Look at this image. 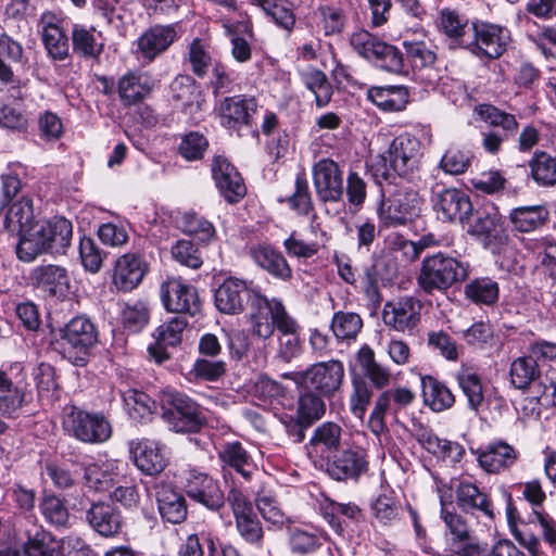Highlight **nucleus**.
Listing matches in <instances>:
<instances>
[{
    "label": "nucleus",
    "mask_w": 556,
    "mask_h": 556,
    "mask_svg": "<svg viewBox=\"0 0 556 556\" xmlns=\"http://www.w3.org/2000/svg\"><path fill=\"white\" fill-rule=\"evenodd\" d=\"M72 236V224L64 217L37 222L18 240L17 257L23 262H33L42 253H64L71 244Z\"/></svg>",
    "instance_id": "nucleus-1"
},
{
    "label": "nucleus",
    "mask_w": 556,
    "mask_h": 556,
    "mask_svg": "<svg viewBox=\"0 0 556 556\" xmlns=\"http://www.w3.org/2000/svg\"><path fill=\"white\" fill-rule=\"evenodd\" d=\"M467 277V264L438 252L422 260L417 275V285L424 292L431 294L434 291H445Z\"/></svg>",
    "instance_id": "nucleus-2"
},
{
    "label": "nucleus",
    "mask_w": 556,
    "mask_h": 556,
    "mask_svg": "<svg viewBox=\"0 0 556 556\" xmlns=\"http://www.w3.org/2000/svg\"><path fill=\"white\" fill-rule=\"evenodd\" d=\"M161 416L170 430L180 433L198 432L204 418L200 406L188 395L172 389L159 395Z\"/></svg>",
    "instance_id": "nucleus-3"
},
{
    "label": "nucleus",
    "mask_w": 556,
    "mask_h": 556,
    "mask_svg": "<svg viewBox=\"0 0 556 556\" xmlns=\"http://www.w3.org/2000/svg\"><path fill=\"white\" fill-rule=\"evenodd\" d=\"M283 379L292 380L299 388L313 390L323 396H332L344 379V366L340 361L316 363L302 371L285 372Z\"/></svg>",
    "instance_id": "nucleus-4"
},
{
    "label": "nucleus",
    "mask_w": 556,
    "mask_h": 556,
    "mask_svg": "<svg viewBox=\"0 0 556 556\" xmlns=\"http://www.w3.org/2000/svg\"><path fill=\"white\" fill-rule=\"evenodd\" d=\"M63 429L68 435L88 444L103 443L112 435L111 424L103 415L88 413L75 406L65 408Z\"/></svg>",
    "instance_id": "nucleus-5"
},
{
    "label": "nucleus",
    "mask_w": 556,
    "mask_h": 556,
    "mask_svg": "<svg viewBox=\"0 0 556 556\" xmlns=\"http://www.w3.org/2000/svg\"><path fill=\"white\" fill-rule=\"evenodd\" d=\"M509 41L507 28L476 21L471 23L470 36L463 40V48L478 58L497 59L506 51Z\"/></svg>",
    "instance_id": "nucleus-6"
},
{
    "label": "nucleus",
    "mask_w": 556,
    "mask_h": 556,
    "mask_svg": "<svg viewBox=\"0 0 556 556\" xmlns=\"http://www.w3.org/2000/svg\"><path fill=\"white\" fill-rule=\"evenodd\" d=\"M421 143L412 136L402 135L394 138L388 151L381 156L384 170L382 176L388 179L390 170H393L399 176H406L414 173L420 163Z\"/></svg>",
    "instance_id": "nucleus-7"
},
{
    "label": "nucleus",
    "mask_w": 556,
    "mask_h": 556,
    "mask_svg": "<svg viewBox=\"0 0 556 556\" xmlns=\"http://www.w3.org/2000/svg\"><path fill=\"white\" fill-rule=\"evenodd\" d=\"M350 43L363 58L380 62V66L392 73L404 70L402 53L391 45L380 40L367 30L361 29L352 34Z\"/></svg>",
    "instance_id": "nucleus-8"
},
{
    "label": "nucleus",
    "mask_w": 556,
    "mask_h": 556,
    "mask_svg": "<svg viewBox=\"0 0 556 556\" xmlns=\"http://www.w3.org/2000/svg\"><path fill=\"white\" fill-rule=\"evenodd\" d=\"M441 518L451 534L450 551L458 556H484L485 544L470 533L466 520L456 511L453 503H442Z\"/></svg>",
    "instance_id": "nucleus-9"
},
{
    "label": "nucleus",
    "mask_w": 556,
    "mask_h": 556,
    "mask_svg": "<svg viewBox=\"0 0 556 556\" xmlns=\"http://www.w3.org/2000/svg\"><path fill=\"white\" fill-rule=\"evenodd\" d=\"M184 489L197 503L211 510H218L225 504V495L217 480L205 472L189 469L185 472Z\"/></svg>",
    "instance_id": "nucleus-10"
},
{
    "label": "nucleus",
    "mask_w": 556,
    "mask_h": 556,
    "mask_svg": "<svg viewBox=\"0 0 556 556\" xmlns=\"http://www.w3.org/2000/svg\"><path fill=\"white\" fill-rule=\"evenodd\" d=\"M432 205L443 220L465 224L472 213L469 197L460 189L439 187L432 191Z\"/></svg>",
    "instance_id": "nucleus-11"
},
{
    "label": "nucleus",
    "mask_w": 556,
    "mask_h": 556,
    "mask_svg": "<svg viewBox=\"0 0 556 556\" xmlns=\"http://www.w3.org/2000/svg\"><path fill=\"white\" fill-rule=\"evenodd\" d=\"M422 199L415 190L400 193L390 203L382 201L378 216L384 226H400L413 220L421 211Z\"/></svg>",
    "instance_id": "nucleus-12"
},
{
    "label": "nucleus",
    "mask_w": 556,
    "mask_h": 556,
    "mask_svg": "<svg viewBox=\"0 0 556 556\" xmlns=\"http://www.w3.org/2000/svg\"><path fill=\"white\" fill-rule=\"evenodd\" d=\"M367 454L359 446L338 451L327 465L328 475L337 481L357 480L368 471Z\"/></svg>",
    "instance_id": "nucleus-13"
},
{
    "label": "nucleus",
    "mask_w": 556,
    "mask_h": 556,
    "mask_svg": "<svg viewBox=\"0 0 556 556\" xmlns=\"http://www.w3.org/2000/svg\"><path fill=\"white\" fill-rule=\"evenodd\" d=\"M314 186L323 202H337L343 195V172L330 159L319 160L313 167Z\"/></svg>",
    "instance_id": "nucleus-14"
},
{
    "label": "nucleus",
    "mask_w": 556,
    "mask_h": 556,
    "mask_svg": "<svg viewBox=\"0 0 556 556\" xmlns=\"http://www.w3.org/2000/svg\"><path fill=\"white\" fill-rule=\"evenodd\" d=\"M254 294L260 293L249 289L245 281L229 277L215 290V305L223 314H241Z\"/></svg>",
    "instance_id": "nucleus-15"
},
{
    "label": "nucleus",
    "mask_w": 556,
    "mask_h": 556,
    "mask_svg": "<svg viewBox=\"0 0 556 556\" xmlns=\"http://www.w3.org/2000/svg\"><path fill=\"white\" fill-rule=\"evenodd\" d=\"M161 299L169 312L195 315L200 311L195 289L177 278H169L162 283Z\"/></svg>",
    "instance_id": "nucleus-16"
},
{
    "label": "nucleus",
    "mask_w": 556,
    "mask_h": 556,
    "mask_svg": "<svg viewBox=\"0 0 556 556\" xmlns=\"http://www.w3.org/2000/svg\"><path fill=\"white\" fill-rule=\"evenodd\" d=\"M63 349H72L78 354L87 352L98 342V331L92 321L84 316L72 318L60 330Z\"/></svg>",
    "instance_id": "nucleus-17"
},
{
    "label": "nucleus",
    "mask_w": 556,
    "mask_h": 556,
    "mask_svg": "<svg viewBox=\"0 0 556 556\" xmlns=\"http://www.w3.org/2000/svg\"><path fill=\"white\" fill-rule=\"evenodd\" d=\"M212 175L220 193L229 203H236L245 195L247 188L241 175L226 157H214Z\"/></svg>",
    "instance_id": "nucleus-18"
},
{
    "label": "nucleus",
    "mask_w": 556,
    "mask_h": 556,
    "mask_svg": "<svg viewBox=\"0 0 556 556\" xmlns=\"http://www.w3.org/2000/svg\"><path fill=\"white\" fill-rule=\"evenodd\" d=\"M421 303L414 298H402L394 303H387L382 318L387 326L396 331L413 330L420 320Z\"/></svg>",
    "instance_id": "nucleus-19"
},
{
    "label": "nucleus",
    "mask_w": 556,
    "mask_h": 556,
    "mask_svg": "<svg viewBox=\"0 0 556 556\" xmlns=\"http://www.w3.org/2000/svg\"><path fill=\"white\" fill-rule=\"evenodd\" d=\"M279 300H268L266 296L254 294L250 299L249 325L254 337L268 339L275 331V311Z\"/></svg>",
    "instance_id": "nucleus-20"
},
{
    "label": "nucleus",
    "mask_w": 556,
    "mask_h": 556,
    "mask_svg": "<svg viewBox=\"0 0 556 556\" xmlns=\"http://www.w3.org/2000/svg\"><path fill=\"white\" fill-rule=\"evenodd\" d=\"M78 551H89L79 536L68 535L61 541L42 536L30 540L24 554L16 556H75Z\"/></svg>",
    "instance_id": "nucleus-21"
},
{
    "label": "nucleus",
    "mask_w": 556,
    "mask_h": 556,
    "mask_svg": "<svg viewBox=\"0 0 556 556\" xmlns=\"http://www.w3.org/2000/svg\"><path fill=\"white\" fill-rule=\"evenodd\" d=\"M257 112L254 98L233 96L225 98L219 108L220 123L228 129H239L250 125Z\"/></svg>",
    "instance_id": "nucleus-22"
},
{
    "label": "nucleus",
    "mask_w": 556,
    "mask_h": 556,
    "mask_svg": "<svg viewBox=\"0 0 556 556\" xmlns=\"http://www.w3.org/2000/svg\"><path fill=\"white\" fill-rule=\"evenodd\" d=\"M412 433L425 450L438 457L457 463L465 454V450L459 443L440 439L429 427L421 422L413 425Z\"/></svg>",
    "instance_id": "nucleus-23"
},
{
    "label": "nucleus",
    "mask_w": 556,
    "mask_h": 556,
    "mask_svg": "<svg viewBox=\"0 0 556 556\" xmlns=\"http://www.w3.org/2000/svg\"><path fill=\"white\" fill-rule=\"evenodd\" d=\"M412 433L425 450L438 457L457 463L465 454V450L459 443L440 439L429 427L421 422L413 425Z\"/></svg>",
    "instance_id": "nucleus-24"
},
{
    "label": "nucleus",
    "mask_w": 556,
    "mask_h": 556,
    "mask_svg": "<svg viewBox=\"0 0 556 556\" xmlns=\"http://www.w3.org/2000/svg\"><path fill=\"white\" fill-rule=\"evenodd\" d=\"M412 433L425 450L438 457L457 463L465 454V450L459 443L440 439L429 427L421 422L413 425Z\"/></svg>",
    "instance_id": "nucleus-25"
},
{
    "label": "nucleus",
    "mask_w": 556,
    "mask_h": 556,
    "mask_svg": "<svg viewBox=\"0 0 556 556\" xmlns=\"http://www.w3.org/2000/svg\"><path fill=\"white\" fill-rule=\"evenodd\" d=\"M412 433L425 450L438 457L457 463L465 454V450L459 443L440 439L429 427L421 422L413 425Z\"/></svg>",
    "instance_id": "nucleus-26"
},
{
    "label": "nucleus",
    "mask_w": 556,
    "mask_h": 556,
    "mask_svg": "<svg viewBox=\"0 0 556 556\" xmlns=\"http://www.w3.org/2000/svg\"><path fill=\"white\" fill-rule=\"evenodd\" d=\"M148 264L140 254L126 253L115 262L113 282L118 290L131 291L143 279Z\"/></svg>",
    "instance_id": "nucleus-27"
},
{
    "label": "nucleus",
    "mask_w": 556,
    "mask_h": 556,
    "mask_svg": "<svg viewBox=\"0 0 556 556\" xmlns=\"http://www.w3.org/2000/svg\"><path fill=\"white\" fill-rule=\"evenodd\" d=\"M90 527L103 538H115L123 530L121 511L110 503H93L86 513Z\"/></svg>",
    "instance_id": "nucleus-28"
},
{
    "label": "nucleus",
    "mask_w": 556,
    "mask_h": 556,
    "mask_svg": "<svg viewBox=\"0 0 556 556\" xmlns=\"http://www.w3.org/2000/svg\"><path fill=\"white\" fill-rule=\"evenodd\" d=\"M29 278L36 289L49 296L63 295L70 287L67 270L55 264L36 266Z\"/></svg>",
    "instance_id": "nucleus-29"
},
{
    "label": "nucleus",
    "mask_w": 556,
    "mask_h": 556,
    "mask_svg": "<svg viewBox=\"0 0 556 556\" xmlns=\"http://www.w3.org/2000/svg\"><path fill=\"white\" fill-rule=\"evenodd\" d=\"M370 513L380 527H395L401 523L405 507L394 490L387 486L370 502Z\"/></svg>",
    "instance_id": "nucleus-30"
},
{
    "label": "nucleus",
    "mask_w": 556,
    "mask_h": 556,
    "mask_svg": "<svg viewBox=\"0 0 556 556\" xmlns=\"http://www.w3.org/2000/svg\"><path fill=\"white\" fill-rule=\"evenodd\" d=\"M125 465L118 462L93 463L85 469V480L90 489L98 492L111 490L125 480Z\"/></svg>",
    "instance_id": "nucleus-31"
},
{
    "label": "nucleus",
    "mask_w": 556,
    "mask_h": 556,
    "mask_svg": "<svg viewBox=\"0 0 556 556\" xmlns=\"http://www.w3.org/2000/svg\"><path fill=\"white\" fill-rule=\"evenodd\" d=\"M177 39L174 25H155L146 30L138 39V50L141 55L152 61L163 53Z\"/></svg>",
    "instance_id": "nucleus-32"
},
{
    "label": "nucleus",
    "mask_w": 556,
    "mask_h": 556,
    "mask_svg": "<svg viewBox=\"0 0 556 556\" xmlns=\"http://www.w3.org/2000/svg\"><path fill=\"white\" fill-rule=\"evenodd\" d=\"M136 466L146 475H157L167 465L164 446L155 441L143 439L131 446Z\"/></svg>",
    "instance_id": "nucleus-33"
},
{
    "label": "nucleus",
    "mask_w": 556,
    "mask_h": 556,
    "mask_svg": "<svg viewBox=\"0 0 556 556\" xmlns=\"http://www.w3.org/2000/svg\"><path fill=\"white\" fill-rule=\"evenodd\" d=\"M249 255L261 268L271 276L287 281L292 277V269L286 257L268 244H255L249 249Z\"/></svg>",
    "instance_id": "nucleus-34"
},
{
    "label": "nucleus",
    "mask_w": 556,
    "mask_h": 556,
    "mask_svg": "<svg viewBox=\"0 0 556 556\" xmlns=\"http://www.w3.org/2000/svg\"><path fill=\"white\" fill-rule=\"evenodd\" d=\"M33 201L22 198L10 202L4 219L3 228L11 235L24 237L35 225Z\"/></svg>",
    "instance_id": "nucleus-35"
},
{
    "label": "nucleus",
    "mask_w": 556,
    "mask_h": 556,
    "mask_svg": "<svg viewBox=\"0 0 556 556\" xmlns=\"http://www.w3.org/2000/svg\"><path fill=\"white\" fill-rule=\"evenodd\" d=\"M517 451L506 442L498 441L489 444L478 454L481 468L489 473H500L510 468L517 460Z\"/></svg>",
    "instance_id": "nucleus-36"
},
{
    "label": "nucleus",
    "mask_w": 556,
    "mask_h": 556,
    "mask_svg": "<svg viewBox=\"0 0 556 556\" xmlns=\"http://www.w3.org/2000/svg\"><path fill=\"white\" fill-rule=\"evenodd\" d=\"M455 495L456 504L463 510L470 514L481 513L486 517H493L491 500L475 483L460 481L455 489Z\"/></svg>",
    "instance_id": "nucleus-37"
},
{
    "label": "nucleus",
    "mask_w": 556,
    "mask_h": 556,
    "mask_svg": "<svg viewBox=\"0 0 556 556\" xmlns=\"http://www.w3.org/2000/svg\"><path fill=\"white\" fill-rule=\"evenodd\" d=\"M42 42L48 54L53 60L62 61L68 55V39L58 18L52 14H45L41 18Z\"/></svg>",
    "instance_id": "nucleus-38"
},
{
    "label": "nucleus",
    "mask_w": 556,
    "mask_h": 556,
    "mask_svg": "<svg viewBox=\"0 0 556 556\" xmlns=\"http://www.w3.org/2000/svg\"><path fill=\"white\" fill-rule=\"evenodd\" d=\"M153 85L144 74L126 73L118 79L117 91L122 103L135 105L146 99L152 91Z\"/></svg>",
    "instance_id": "nucleus-39"
},
{
    "label": "nucleus",
    "mask_w": 556,
    "mask_h": 556,
    "mask_svg": "<svg viewBox=\"0 0 556 556\" xmlns=\"http://www.w3.org/2000/svg\"><path fill=\"white\" fill-rule=\"evenodd\" d=\"M549 218L548 210L543 205L518 206L510 211L509 222L519 232H531L541 228Z\"/></svg>",
    "instance_id": "nucleus-40"
},
{
    "label": "nucleus",
    "mask_w": 556,
    "mask_h": 556,
    "mask_svg": "<svg viewBox=\"0 0 556 556\" xmlns=\"http://www.w3.org/2000/svg\"><path fill=\"white\" fill-rule=\"evenodd\" d=\"M101 31L93 26L74 24L72 28V43L76 53L85 58L96 59L103 51Z\"/></svg>",
    "instance_id": "nucleus-41"
},
{
    "label": "nucleus",
    "mask_w": 556,
    "mask_h": 556,
    "mask_svg": "<svg viewBox=\"0 0 556 556\" xmlns=\"http://www.w3.org/2000/svg\"><path fill=\"white\" fill-rule=\"evenodd\" d=\"M368 99L383 111L399 112L408 103V90L404 86L371 87Z\"/></svg>",
    "instance_id": "nucleus-42"
},
{
    "label": "nucleus",
    "mask_w": 556,
    "mask_h": 556,
    "mask_svg": "<svg viewBox=\"0 0 556 556\" xmlns=\"http://www.w3.org/2000/svg\"><path fill=\"white\" fill-rule=\"evenodd\" d=\"M356 361L365 378H367L375 388L383 389L390 384L392 375L389 367L376 361L375 352L370 346H362L357 352Z\"/></svg>",
    "instance_id": "nucleus-43"
},
{
    "label": "nucleus",
    "mask_w": 556,
    "mask_h": 556,
    "mask_svg": "<svg viewBox=\"0 0 556 556\" xmlns=\"http://www.w3.org/2000/svg\"><path fill=\"white\" fill-rule=\"evenodd\" d=\"M421 389L425 405L433 412H443L452 407L455 402L451 390L431 376L421 378Z\"/></svg>",
    "instance_id": "nucleus-44"
},
{
    "label": "nucleus",
    "mask_w": 556,
    "mask_h": 556,
    "mask_svg": "<svg viewBox=\"0 0 556 556\" xmlns=\"http://www.w3.org/2000/svg\"><path fill=\"white\" fill-rule=\"evenodd\" d=\"M342 428L333 421L320 424L309 439L308 446L315 453L338 451L341 444Z\"/></svg>",
    "instance_id": "nucleus-45"
},
{
    "label": "nucleus",
    "mask_w": 556,
    "mask_h": 556,
    "mask_svg": "<svg viewBox=\"0 0 556 556\" xmlns=\"http://www.w3.org/2000/svg\"><path fill=\"white\" fill-rule=\"evenodd\" d=\"M219 458L225 465L233 468L245 480H249L255 470L253 460L240 442H228L219 451Z\"/></svg>",
    "instance_id": "nucleus-46"
},
{
    "label": "nucleus",
    "mask_w": 556,
    "mask_h": 556,
    "mask_svg": "<svg viewBox=\"0 0 556 556\" xmlns=\"http://www.w3.org/2000/svg\"><path fill=\"white\" fill-rule=\"evenodd\" d=\"M157 504L161 516L170 523H180L187 517L184 496L172 489H163L157 492Z\"/></svg>",
    "instance_id": "nucleus-47"
},
{
    "label": "nucleus",
    "mask_w": 556,
    "mask_h": 556,
    "mask_svg": "<svg viewBox=\"0 0 556 556\" xmlns=\"http://www.w3.org/2000/svg\"><path fill=\"white\" fill-rule=\"evenodd\" d=\"M21 379L11 381L10 387L0 392V412L3 415H12L21 409L27 402L29 393L27 391V383L25 376L21 371Z\"/></svg>",
    "instance_id": "nucleus-48"
},
{
    "label": "nucleus",
    "mask_w": 556,
    "mask_h": 556,
    "mask_svg": "<svg viewBox=\"0 0 556 556\" xmlns=\"http://www.w3.org/2000/svg\"><path fill=\"white\" fill-rule=\"evenodd\" d=\"M321 396L319 393H313V390H307L300 395L296 417L301 426H311L325 415L326 405Z\"/></svg>",
    "instance_id": "nucleus-49"
},
{
    "label": "nucleus",
    "mask_w": 556,
    "mask_h": 556,
    "mask_svg": "<svg viewBox=\"0 0 556 556\" xmlns=\"http://www.w3.org/2000/svg\"><path fill=\"white\" fill-rule=\"evenodd\" d=\"M440 28L460 47H463V40L469 37L471 33V25L469 26L468 20L458 12L450 9L441 11Z\"/></svg>",
    "instance_id": "nucleus-50"
},
{
    "label": "nucleus",
    "mask_w": 556,
    "mask_h": 556,
    "mask_svg": "<svg viewBox=\"0 0 556 556\" xmlns=\"http://www.w3.org/2000/svg\"><path fill=\"white\" fill-rule=\"evenodd\" d=\"M465 294L476 304L492 305L500 295L498 283L488 277L477 278L466 285Z\"/></svg>",
    "instance_id": "nucleus-51"
},
{
    "label": "nucleus",
    "mask_w": 556,
    "mask_h": 556,
    "mask_svg": "<svg viewBox=\"0 0 556 556\" xmlns=\"http://www.w3.org/2000/svg\"><path fill=\"white\" fill-rule=\"evenodd\" d=\"M306 88L315 96L318 108L326 106L332 97V86L324 72L315 68L307 70L301 74Z\"/></svg>",
    "instance_id": "nucleus-52"
},
{
    "label": "nucleus",
    "mask_w": 556,
    "mask_h": 556,
    "mask_svg": "<svg viewBox=\"0 0 556 556\" xmlns=\"http://www.w3.org/2000/svg\"><path fill=\"white\" fill-rule=\"evenodd\" d=\"M264 13L279 27L290 31L295 24V16L290 4L282 0H253Z\"/></svg>",
    "instance_id": "nucleus-53"
},
{
    "label": "nucleus",
    "mask_w": 556,
    "mask_h": 556,
    "mask_svg": "<svg viewBox=\"0 0 556 556\" xmlns=\"http://www.w3.org/2000/svg\"><path fill=\"white\" fill-rule=\"evenodd\" d=\"M467 231L468 233L480 238L485 242L501 240L503 236L501 217L496 212L481 214L469 226Z\"/></svg>",
    "instance_id": "nucleus-54"
},
{
    "label": "nucleus",
    "mask_w": 556,
    "mask_h": 556,
    "mask_svg": "<svg viewBox=\"0 0 556 556\" xmlns=\"http://www.w3.org/2000/svg\"><path fill=\"white\" fill-rule=\"evenodd\" d=\"M456 380L467 397L468 406L478 410L484 400L480 377L471 369L462 368L456 374Z\"/></svg>",
    "instance_id": "nucleus-55"
},
{
    "label": "nucleus",
    "mask_w": 556,
    "mask_h": 556,
    "mask_svg": "<svg viewBox=\"0 0 556 556\" xmlns=\"http://www.w3.org/2000/svg\"><path fill=\"white\" fill-rule=\"evenodd\" d=\"M509 375L511 383L517 389H525L539 377V365L529 353V355L518 357L511 363Z\"/></svg>",
    "instance_id": "nucleus-56"
},
{
    "label": "nucleus",
    "mask_w": 556,
    "mask_h": 556,
    "mask_svg": "<svg viewBox=\"0 0 556 556\" xmlns=\"http://www.w3.org/2000/svg\"><path fill=\"white\" fill-rule=\"evenodd\" d=\"M363 327L361 316L352 312H338L333 315L331 329L339 340L355 339Z\"/></svg>",
    "instance_id": "nucleus-57"
},
{
    "label": "nucleus",
    "mask_w": 556,
    "mask_h": 556,
    "mask_svg": "<svg viewBox=\"0 0 556 556\" xmlns=\"http://www.w3.org/2000/svg\"><path fill=\"white\" fill-rule=\"evenodd\" d=\"M372 389L368 381L362 377H354L352 380V392L349 399L350 410L362 419L365 416L368 405L372 399Z\"/></svg>",
    "instance_id": "nucleus-58"
},
{
    "label": "nucleus",
    "mask_w": 556,
    "mask_h": 556,
    "mask_svg": "<svg viewBox=\"0 0 556 556\" xmlns=\"http://www.w3.org/2000/svg\"><path fill=\"white\" fill-rule=\"evenodd\" d=\"M477 114L494 127H501L507 135H514L518 129L515 115L501 111L491 104H480L476 109Z\"/></svg>",
    "instance_id": "nucleus-59"
},
{
    "label": "nucleus",
    "mask_w": 556,
    "mask_h": 556,
    "mask_svg": "<svg viewBox=\"0 0 556 556\" xmlns=\"http://www.w3.org/2000/svg\"><path fill=\"white\" fill-rule=\"evenodd\" d=\"M533 179L542 186L556 184V159L545 152L535 153L530 162Z\"/></svg>",
    "instance_id": "nucleus-60"
},
{
    "label": "nucleus",
    "mask_w": 556,
    "mask_h": 556,
    "mask_svg": "<svg viewBox=\"0 0 556 556\" xmlns=\"http://www.w3.org/2000/svg\"><path fill=\"white\" fill-rule=\"evenodd\" d=\"M39 507L42 516L50 525L55 527H65L67 525L70 513L60 497L53 494H45Z\"/></svg>",
    "instance_id": "nucleus-61"
},
{
    "label": "nucleus",
    "mask_w": 556,
    "mask_h": 556,
    "mask_svg": "<svg viewBox=\"0 0 556 556\" xmlns=\"http://www.w3.org/2000/svg\"><path fill=\"white\" fill-rule=\"evenodd\" d=\"M337 515H342L351 520L358 521L363 517L362 509L355 503H339L331 501L326 508L325 517L337 533H342L343 528Z\"/></svg>",
    "instance_id": "nucleus-62"
},
{
    "label": "nucleus",
    "mask_w": 556,
    "mask_h": 556,
    "mask_svg": "<svg viewBox=\"0 0 556 556\" xmlns=\"http://www.w3.org/2000/svg\"><path fill=\"white\" fill-rule=\"evenodd\" d=\"M289 206L300 215H307L313 207L312 195L307 179L303 174H299L294 182L293 193L287 198Z\"/></svg>",
    "instance_id": "nucleus-63"
},
{
    "label": "nucleus",
    "mask_w": 556,
    "mask_h": 556,
    "mask_svg": "<svg viewBox=\"0 0 556 556\" xmlns=\"http://www.w3.org/2000/svg\"><path fill=\"white\" fill-rule=\"evenodd\" d=\"M188 321L182 316H175L168 321L163 323L154 332V338L161 343L175 346L180 343L182 332Z\"/></svg>",
    "instance_id": "nucleus-64"
}]
</instances>
